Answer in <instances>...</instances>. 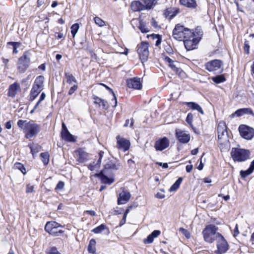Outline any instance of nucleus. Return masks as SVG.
Returning <instances> with one entry per match:
<instances>
[{"label":"nucleus","instance_id":"1","mask_svg":"<svg viewBox=\"0 0 254 254\" xmlns=\"http://www.w3.org/2000/svg\"><path fill=\"white\" fill-rule=\"evenodd\" d=\"M17 124L22 129L25 137L27 139L36 136L41 130L40 126L32 120L28 122L27 120H19Z\"/></svg>","mask_w":254,"mask_h":254},{"label":"nucleus","instance_id":"2","mask_svg":"<svg viewBox=\"0 0 254 254\" xmlns=\"http://www.w3.org/2000/svg\"><path fill=\"white\" fill-rule=\"evenodd\" d=\"M218 142L221 150L228 149L230 147L229 137L227 126L224 122H220L217 127Z\"/></svg>","mask_w":254,"mask_h":254},{"label":"nucleus","instance_id":"3","mask_svg":"<svg viewBox=\"0 0 254 254\" xmlns=\"http://www.w3.org/2000/svg\"><path fill=\"white\" fill-rule=\"evenodd\" d=\"M218 228L214 224L207 225L202 232L203 237L205 242L211 244L218 238V234H221L217 232Z\"/></svg>","mask_w":254,"mask_h":254},{"label":"nucleus","instance_id":"4","mask_svg":"<svg viewBox=\"0 0 254 254\" xmlns=\"http://www.w3.org/2000/svg\"><path fill=\"white\" fill-rule=\"evenodd\" d=\"M192 35L193 32L190 29L185 28L180 24H177L173 31V37L178 41H183Z\"/></svg>","mask_w":254,"mask_h":254},{"label":"nucleus","instance_id":"5","mask_svg":"<svg viewBox=\"0 0 254 254\" xmlns=\"http://www.w3.org/2000/svg\"><path fill=\"white\" fill-rule=\"evenodd\" d=\"M44 77L42 75L37 76L32 85L30 93L29 100L34 101L39 93L44 89Z\"/></svg>","mask_w":254,"mask_h":254},{"label":"nucleus","instance_id":"6","mask_svg":"<svg viewBox=\"0 0 254 254\" xmlns=\"http://www.w3.org/2000/svg\"><path fill=\"white\" fill-rule=\"evenodd\" d=\"M248 150L233 148L231 152V156L234 161L243 162L247 160L250 156Z\"/></svg>","mask_w":254,"mask_h":254},{"label":"nucleus","instance_id":"7","mask_svg":"<svg viewBox=\"0 0 254 254\" xmlns=\"http://www.w3.org/2000/svg\"><path fill=\"white\" fill-rule=\"evenodd\" d=\"M59 227L63 226L55 221L48 222L45 225V230L52 236L56 237L64 232L62 230H58Z\"/></svg>","mask_w":254,"mask_h":254},{"label":"nucleus","instance_id":"8","mask_svg":"<svg viewBox=\"0 0 254 254\" xmlns=\"http://www.w3.org/2000/svg\"><path fill=\"white\" fill-rule=\"evenodd\" d=\"M218 238L217 239V250L215 251L216 254H223L227 252L229 249V246L221 234H218Z\"/></svg>","mask_w":254,"mask_h":254},{"label":"nucleus","instance_id":"9","mask_svg":"<svg viewBox=\"0 0 254 254\" xmlns=\"http://www.w3.org/2000/svg\"><path fill=\"white\" fill-rule=\"evenodd\" d=\"M30 63V58L27 54L24 53L18 59L17 63V69L20 73H24L28 68Z\"/></svg>","mask_w":254,"mask_h":254},{"label":"nucleus","instance_id":"10","mask_svg":"<svg viewBox=\"0 0 254 254\" xmlns=\"http://www.w3.org/2000/svg\"><path fill=\"white\" fill-rule=\"evenodd\" d=\"M223 62L220 60H214L207 62L205 64L204 66L206 69L209 72H215L220 69L219 73H222L223 71L222 66Z\"/></svg>","mask_w":254,"mask_h":254},{"label":"nucleus","instance_id":"11","mask_svg":"<svg viewBox=\"0 0 254 254\" xmlns=\"http://www.w3.org/2000/svg\"><path fill=\"white\" fill-rule=\"evenodd\" d=\"M137 53L142 63L146 62L149 55L148 43L142 42L140 45L138 46Z\"/></svg>","mask_w":254,"mask_h":254},{"label":"nucleus","instance_id":"12","mask_svg":"<svg viewBox=\"0 0 254 254\" xmlns=\"http://www.w3.org/2000/svg\"><path fill=\"white\" fill-rule=\"evenodd\" d=\"M241 136L247 140H251L254 137V129L245 125H241L239 127Z\"/></svg>","mask_w":254,"mask_h":254},{"label":"nucleus","instance_id":"13","mask_svg":"<svg viewBox=\"0 0 254 254\" xmlns=\"http://www.w3.org/2000/svg\"><path fill=\"white\" fill-rule=\"evenodd\" d=\"M120 163L114 160H109L102 171L105 172L107 175H111L113 171L117 170L120 167Z\"/></svg>","mask_w":254,"mask_h":254},{"label":"nucleus","instance_id":"14","mask_svg":"<svg viewBox=\"0 0 254 254\" xmlns=\"http://www.w3.org/2000/svg\"><path fill=\"white\" fill-rule=\"evenodd\" d=\"M184 45L187 51H190L196 48L199 43V39L194 37V34L189 38H186L183 40Z\"/></svg>","mask_w":254,"mask_h":254},{"label":"nucleus","instance_id":"15","mask_svg":"<svg viewBox=\"0 0 254 254\" xmlns=\"http://www.w3.org/2000/svg\"><path fill=\"white\" fill-rule=\"evenodd\" d=\"M169 144V139L166 137H164L156 141L154 147L157 151H162L167 148Z\"/></svg>","mask_w":254,"mask_h":254},{"label":"nucleus","instance_id":"16","mask_svg":"<svg viewBox=\"0 0 254 254\" xmlns=\"http://www.w3.org/2000/svg\"><path fill=\"white\" fill-rule=\"evenodd\" d=\"M127 85L129 88L139 90L142 88L140 78L138 77H133L127 79Z\"/></svg>","mask_w":254,"mask_h":254},{"label":"nucleus","instance_id":"17","mask_svg":"<svg viewBox=\"0 0 254 254\" xmlns=\"http://www.w3.org/2000/svg\"><path fill=\"white\" fill-rule=\"evenodd\" d=\"M131 197L130 193L129 191L123 190L120 193L118 197V204H124L128 202Z\"/></svg>","mask_w":254,"mask_h":254},{"label":"nucleus","instance_id":"18","mask_svg":"<svg viewBox=\"0 0 254 254\" xmlns=\"http://www.w3.org/2000/svg\"><path fill=\"white\" fill-rule=\"evenodd\" d=\"M117 146L119 149H122L124 151H127L130 146V142L128 140L117 136Z\"/></svg>","mask_w":254,"mask_h":254},{"label":"nucleus","instance_id":"19","mask_svg":"<svg viewBox=\"0 0 254 254\" xmlns=\"http://www.w3.org/2000/svg\"><path fill=\"white\" fill-rule=\"evenodd\" d=\"M77 155V161L79 163H83L88 160L89 154L83 148H79L76 151Z\"/></svg>","mask_w":254,"mask_h":254},{"label":"nucleus","instance_id":"20","mask_svg":"<svg viewBox=\"0 0 254 254\" xmlns=\"http://www.w3.org/2000/svg\"><path fill=\"white\" fill-rule=\"evenodd\" d=\"M176 134L178 140L182 143H187L190 140V135L186 133L183 131H178L177 130Z\"/></svg>","mask_w":254,"mask_h":254},{"label":"nucleus","instance_id":"21","mask_svg":"<svg viewBox=\"0 0 254 254\" xmlns=\"http://www.w3.org/2000/svg\"><path fill=\"white\" fill-rule=\"evenodd\" d=\"M110 175H107L105 172H103L102 171H101L99 173L96 174V176L101 179L103 183L109 185L111 184L114 182L113 179L108 177V176Z\"/></svg>","mask_w":254,"mask_h":254},{"label":"nucleus","instance_id":"22","mask_svg":"<svg viewBox=\"0 0 254 254\" xmlns=\"http://www.w3.org/2000/svg\"><path fill=\"white\" fill-rule=\"evenodd\" d=\"M131 9L133 11H140L146 10L142 1L134 0L130 4Z\"/></svg>","mask_w":254,"mask_h":254},{"label":"nucleus","instance_id":"23","mask_svg":"<svg viewBox=\"0 0 254 254\" xmlns=\"http://www.w3.org/2000/svg\"><path fill=\"white\" fill-rule=\"evenodd\" d=\"M20 88L17 82L11 84L8 88L7 95L9 97H14L15 96L18 89Z\"/></svg>","mask_w":254,"mask_h":254},{"label":"nucleus","instance_id":"24","mask_svg":"<svg viewBox=\"0 0 254 254\" xmlns=\"http://www.w3.org/2000/svg\"><path fill=\"white\" fill-rule=\"evenodd\" d=\"M181 4L190 8H195L197 5L195 0H180Z\"/></svg>","mask_w":254,"mask_h":254},{"label":"nucleus","instance_id":"25","mask_svg":"<svg viewBox=\"0 0 254 254\" xmlns=\"http://www.w3.org/2000/svg\"><path fill=\"white\" fill-rule=\"evenodd\" d=\"M245 114L252 115L253 114V112L250 108H242L237 110L232 116L236 115L237 117H241Z\"/></svg>","mask_w":254,"mask_h":254},{"label":"nucleus","instance_id":"26","mask_svg":"<svg viewBox=\"0 0 254 254\" xmlns=\"http://www.w3.org/2000/svg\"><path fill=\"white\" fill-rule=\"evenodd\" d=\"M146 10H150L157 3L158 0H141Z\"/></svg>","mask_w":254,"mask_h":254},{"label":"nucleus","instance_id":"27","mask_svg":"<svg viewBox=\"0 0 254 254\" xmlns=\"http://www.w3.org/2000/svg\"><path fill=\"white\" fill-rule=\"evenodd\" d=\"M185 104L188 107L191 109L192 110H197L201 114H202V115L204 114V112H203L202 109L200 106V105H198L197 103H196L193 102H186Z\"/></svg>","mask_w":254,"mask_h":254},{"label":"nucleus","instance_id":"28","mask_svg":"<svg viewBox=\"0 0 254 254\" xmlns=\"http://www.w3.org/2000/svg\"><path fill=\"white\" fill-rule=\"evenodd\" d=\"M178 13L177 10L175 9L174 8L170 7L167 8L164 12V15L165 17H168L169 19H172Z\"/></svg>","mask_w":254,"mask_h":254},{"label":"nucleus","instance_id":"29","mask_svg":"<svg viewBox=\"0 0 254 254\" xmlns=\"http://www.w3.org/2000/svg\"><path fill=\"white\" fill-rule=\"evenodd\" d=\"M104 230H106L105 234L106 235L109 234L110 232L109 229L107 227L106 225L104 224H102L100 226L93 229L92 230V232L95 234H99L101 233Z\"/></svg>","mask_w":254,"mask_h":254},{"label":"nucleus","instance_id":"30","mask_svg":"<svg viewBox=\"0 0 254 254\" xmlns=\"http://www.w3.org/2000/svg\"><path fill=\"white\" fill-rule=\"evenodd\" d=\"M62 138L65 141L67 142H75V139L74 136L72 135L69 131L65 133H61Z\"/></svg>","mask_w":254,"mask_h":254},{"label":"nucleus","instance_id":"31","mask_svg":"<svg viewBox=\"0 0 254 254\" xmlns=\"http://www.w3.org/2000/svg\"><path fill=\"white\" fill-rule=\"evenodd\" d=\"M96 241L94 239H92L89 243V245L88 246L87 250L88 253L93 254H96Z\"/></svg>","mask_w":254,"mask_h":254},{"label":"nucleus","instance_id":"32","mask_svg":"<svg viewBox=\"0 0 254 254\" xmlns=\"http://www.w3.org/2000/svg\"><path fill=\"white\" fill-rule=\"evenodd\" d=\"M64 76L66 79V82L69 84H71L72 83H77V80L74 76L69 72H64Z\"/></svg>","mask_w":254,"mask_h":254},{"label":"nucleus","instance_id":"33","mask_svg":"<svg viewBox=\"0 0 254 254\" xmlns=\"http://www.w3.org/2000/svg\"><path fill=\"white\" fill-rule=\"evenodd\" d=\"M212 80L216 84L223 83L226 80L225 76L223 74L218 75L211 77Z\"/></svg>","mask_w":254,"mask_h":254},{"label":"nucleus","instance_id":"34","mask_svg":"<svg viewBox=\"0 0 254 254\" xmlns=\"http://www.w3.org/2000/svg\"><path fill=\"white\" fill-rule=\"evenodd\" d=\"M183 181V178L182 177L179 178L175 183L170 187L169 189L170 191H176L179 188L181 183Z\"/></svg>","mask_w":254,"mask_h":254},{"label":"nucleus","instance_id":"35","mask_svg":"<svg viewBox=\"0 0 254 254\" xmlns=\"http://www.w3.org/2000/svg\"><path fill=\"white\" fill-rule=\"evenodd\" d=\"M49 154L48 152H43L40 154L42 161L45 166L47 165L49 162Z\"/></svg>","mask_w":254,"mask_h":254},{"label":"nucleus","instance_id":"36","mask_svg":"<svg viewBox=\"0 0 254 254\" xmlns=\"http://www.w3.org/2000/svg\"><path fill=\"white\" fill-rule=\"evenodd\" d=\"M138 28L141 32L143 33H146L149 31V30L146 27L145 23L141 20H139Z\"/></svg>","mask_w":254,"mask_h":254},{"label":"nucleus","instance_id":"37","mask_svg":"<svg viewBox=\"0 0 254 254\" xmlns=\"http://www.w3.org/2000/svg\"><path fill=\"white\" fill-rule=\"evenodd\" d=\"M79 28V25L78 23L73 24L70 27L71 29V33L73 38H74L77 33L78 29Z\"/></svg>","mask_w":254,"mask_h":254},{"label":"nucleus","instance_id":"38","mask_svg":"<svg viewBox=\"0 0 254 254\" xmlns=\"http://www.w3.org/2000/svg\"><path fill=\"white\" fill-rule=\"evenodd\" d=\"M193 118V116L192 114L191 113H189L187 115L186 121L192 129H194L193 126L192 125Z\"/></svg>","mask_w":254,"mask_h":254},{"label":"nucleus","instance_id":"39","mask_svg":"<svg viewBox=\"0 0 254 254\" xmlns=\"http://www.w3.org/2000/svg\"><path fill=\"white\" fill-rule=\"evenodd\" d=\"M194 34V37L195 38L199 39V42L200 41L201 39V37L203 35V32L201 29H199L198 27L195 29V32H192Z\"/></svg>","mask_w":254,"mask_h":254},{"label":"nucleus","instance_id":"40","mask_svg":"<svg viewBox=\"0 0 254 254\" xmlns=\"http://www.w3.org/2000/svg\"><path fill=\"white\" fill-rule=\"evenodd\" d=\"M28 146L30 148L31 153L33 155L39 151L40 146L38 145L33 146L31 144H29Z\"/></svg>","mask_w":254,"mask_h":254},{"label":"nucleus","instance_id":"41","mask_svg":"<svg viewBox=\"0 0 254 254\" xmlns=\"http://www.w3.org/2000/svg\"><path fill=\"white\" fill-rule=\"evenodd\" d=\"M14 167L16 168V169H17L21 171V172L23 174H26V169H25V168L24 167V165L23 164H22L21 163H19V162H16L14 164Z\"/></svg>","mask_w":254,"mask_h":254},{"label":"nucleus","instance_id":"42","mask_svg":"<svg viewBox=\"0 0 254 254\" xmlns=\"http://www.w3.org/2000/svg\"><path fill=\"white\" fill-rule=\"evenodd\" d=\"M174 63V62H172V63L170 64L169 66L173 71H175L176 73L178 74L179 75H181V74L183 72V71L182 70V69L176 67Z\"/></svg>","mask_w":254,"mask_h":254},{"label":"nucleus","instance_id":"43","mask_svg":"<svg viewBox=\"0 0 254 254\" xmlns=\"http://www.w3.org/2000/svg\"><path fill=\"white\" fill-rule=\"evenodd\" d=\"M253 172V171L249 168L247 170H241L240 171V175L242 178H245Z\"/></svg>","mask_w":254,"mask_h":254},{"label":"nucleus","instance_id":"44","mask_svg":"<svg viewBox=\"0 0 254 254\" xmlns=\"http://www.w3.org/2000/svg\"><path fill=\"white\" fill-rule=\"evenodd\" d=\"M102 85H103V86H104L107 89H108L111 93L112 94L113 97H114V99L115 100V105L114 106V107H116L117 105V98H116V95L114 93V92L113 91V90L110 88L109 87H108L107 85H105V84H103V83H102L101 84Z\"/></svg>","mask_w":254,"mask_h":254},{"label":"nucleus","instance_id":"45","mask_svg":"<svg viewBox=\"0 0 254 254\" xmlns=\"http://www.w3.org/2000/svg\"><path fill=\"white\" fill-rule=\"evenodd\" d=\"M95 23L98 26L102 27L105 25V21L99 17H95L94 18Z\"/></svg>","mask_w":254,"mask_h":254},{"label":"nucleus","instance_id":"46","mask_svg":"<svg viewBox=\"0 0 254 254\" xmlns=\"http://www.w3.org/2000/svg\"><path fill=\"white\" fill-rule=\"evenodd\" d=\"M47 253L49 254H61L56 247L50 248L47 250Z\"/></svg>","mask_w":254,"mask_h":254},{"label":"nucleus","instance_id":"47","mask_svg":"<svg viewBox=\"0 0 254 254\" xmlns=\"http://www.w3.org/2000/svg\"><path fill=\"white\" fill-rule=\"evenodd\" d=\"M152 36L153 39H157V40L155 43V45L156 46H158L161 43L162 38L160 35L158 34H152Z\"/></svg>","mask_w":254,"mask_h":254},{"label":"nucleus","instance_id":"48","mask_svg":"<svg viewBox=\"0 0 254 254\" xmlns=\"http://www.w3.org/2000/svg\"><path fill=\"white\" fill-rule=\"evenodd\" d=\"M179 231L181 232L186 238L189 239L190 237V234L188 230L181 227L179 228Z\"/></svg>","mask_w":254,"mask_h":254},{"label":"nucleus","instance_id":"49","mask_svg":"<svg viewBox=\"0 0 254 254\" xmlns=\"http://www.w3.org/2000/svg\"><path fill=\"white\" fill-rule=\"evenodd\" d=\"M92 98L94 100V103L95 104H98L99 107H101V104L104 99H102L96 95H93Z\"/></svg>","mask_w":254,"mask_h":254},{"label":"nucleus","instance_id":"50","mask_svg":"<svg viewBox=\"0 0 254 254\" xmlns=\"http://www.w3.org/2000/svg\"><path fill=\"white\" fill-rule=\"evenodd\" d=\"M154 238L151 235V234L149 235L146 239H144L143 240V242L145 244H151L153 242Z\"/></svg>","mask_w":254,"mask_h":254},{"label":"nucleus","instance_id":"51","mask_svg":"<svg viewBox=\"0 0 254 254\" xmlns=\"http://www.w3.org/2000/svg\"><path fill=\"white\" fill-rule=\"evenodd\" d=\"M244 51L248 55L250 53V45L249 41L247 40L244 43Z\"/></svg>","mask_w":254,"mask_h":254},{"label":"nucleus","instance_id":"52","mask_svg":"<svg viewBox=\"0 0 254 254\" xmlns=\"http://www.w3.org/2000/svg\"><path fill=\"white\" fill-rule=\"evenodd\" d=\"M78 86L77 84L73 85L69 89L68 94L69 95H71L77 89Z\"/></svg>","mask_w":254,"mask_h":254},{"label":"nucleus","instance_id":"53","mask_svg":"<svg viewBox=\"0 0 254 254\" xmlns=\"http://www.w3.org/2000/svg\"><path fill=\"white\" fill-rule=\"evenodd\" d=\"M7 45H11L12 47H15V48H17L21 46V43L19 42H8Z\"/></svg>","mask_w":254,"mask_h":254},{"label":"nucleus","instance_id":"54","mask_svg":"<svg viewBox=\"0 0 254 254\" xmlns=\"http://www.w3.org/2000/svg\"><path fill=\"white\" fill-rule=\"evenodd\" d=\"M33 191H34V186H31L30 184L27 185L26 192L27 193H31Z\"/></svg>","mask_w":254,"mask_h":254},{"label":"nucleus","instance_id":"55","mask_svg":"<svg viewBox=\"0 0 254 254\" xmlns=\"http://www.w3.org/2000/svg\"><path fill=\"white\" fill-rule=\"evenodd\" d=\"M161 234V232L160 230H156L153 231L150 234L154 239L157 238L159 235Z\"/></svg>","mask_w":254,"mask_h":254},{"label":"nucleus","instance_id":"56","mask_svg":"<svg viewBox=\"0 0 254 254\" xmlns=\"http://www.w3.org/2000/svg\"><path fill=\"white\" fill-rule=\"evenodd\" d=\"M104 154V152L103 151H100L99 152V153H98L99 159H98V160L97 161V165H100L101 164V160H102V158L103 157Z\"/></svg>","mask_w":254,"mask_h":254},{"label":"nucleus","instance_id":"57","mask_svg":"<svg viewBox=\"0 0 254 254\" xmlns=\"http://www.w3.org/2000/svg\"><path fill=\"white\" fill-rule=\"evenodd\" d=\"M64 184L63 181H60L57 184L56 189L62 190L64 188Z\"/></svg>","mask_w":254,"mask_h":254},{"label":"nucleus","instance_id":"58","mask_svg":"<svg viewBox=\"0 0 254 254\" xmlns=\"http://www.w3.org/2000/svg\"><path fill=\"white\" fill-rule=\"evenodd\" d=\"M101 106L102 107L103 109L107 110L109 108L107 101H106L105 100H103L101 104Z\"/></svg>","mask_w":254,"mask_h":254},{"label":"nucleus","instance_id":"59","mask_svg":"<svg viewBox=\"0 0 254 254\" xmlns=\"http://www.w3.org/2000/svg\"><path fill=\"white\" fill-rule=\"evenodd\" d=\"M156 197L159 199H162L165 197V195L164 193L158 192L156 194Z\"/></svg>","mask_w":254,"mask_h":254},{"label":"nucleus","instance_id":"60","mask_svg":"<svg viewBox=\"0 0 254 254\" xmlns=\"http://www.w3.org/2000/svg\"><path fill=\"white\" fill-rule=\"evenodd\" d=\"M68 131V130L67 129V128L66 127L65 124L64 123H62V130L61 133H65Z\"/></svg>","mask_w":254,"mask_h":254},{"label":"nucleus","instance_id":"61","mask_svg":"<svg viewBox=\"0 0 254 254\" xmlns=\"http://www.w3.org/2000/svg\"><path fill=\"white\" fill-rule=\"evenodd\" d=\"M97 163L96 164H94V163H91L88 166V169L91 171H93L96 168V166H97Z\"/></svg>","mask_w":254,"mask_h":254},{"label":"nucleus","instance_id":"62","mask_svg":"<svg viewBox=\"0 0 254 254\" xmlns=\"http://www.w3.org/2000/svg\"><path fill=\"white\" fill-rule=\"evenodd\" d=\"M151 24H152V25L154 27H155V28L158 27L157 22L153 18H152V19H151Z\"/></svg>","mask_w":254,"mask_h":254},{"label":"nucleus","instance_id":"63","mask_svg":"<svg viewBox=\"0 0 254 254\" xmlns=\"http://www.w3.org/2000/svg\"><path fill=\"white\" fill-rule=\"evenodd\" d=\"M126 219H127V217L123 215V217L122 219L121 220L120 224H119V226L120 227H121L122 226H123L124 224H125L126 223Z\"/></svg>","mask_w":254,"mask_h":254},{"label":"nucleus","instance_id":"64","mask_svg":"<svg viewBox=\"0 0 254 254\" xmlns=\"http://www.w3.org/2000/svg\"><path fill=\"white\" fill-rule=\"evenodd\" d=\"M193 168V166L192 165H187L186 167V171L188 173H190L191 172Z\"/></svg>","mask_w":254,"mask_h":254}]
</instances>
